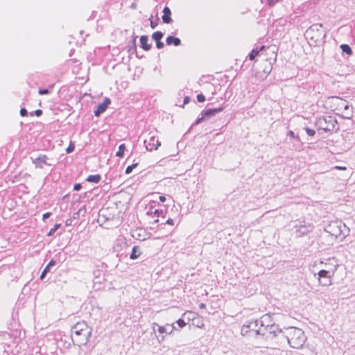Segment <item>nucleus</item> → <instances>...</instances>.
<instances>
[{
	"label": "nucleus",
	"mask_w": 355,
	"mask_h": 355,
	"mask_svg": "<svg viewBox=\"0 0 355 355\" xmlns=\"http://www.w3.org/2000/svg\"><path fill=\"white\" fill-rule=\"evenodd\" d=\"M91 335L92 328L85 321L78 322L71 327V340L79 347L85 345Z\"/></svg>",
	"instance_id": "1"
},
{
	"label": "nucleus",
	"mask_w": 355,
	"mask_h": 355,
	"mask_svg": "<svg viewBox=\"0 0 355 355\" xmlns=\"http://www.w3.org/2000/svg\"><path fill=\"white\" fill-rule=\"evenodd\" d=\"M284 338L289 345L294 349H300L303 347L306 337L304 332L299 328L290 327L284 331L283 334Z\"/></svg>",
	"instance_id": "2"
},
{
	"label": "nucleus",
	"mask_w": 355,
	"mask_h": 355,
	"mask_svg": "<svg viewBox=\"0 0 355 355\" xmlns=\"http://www.w3.org/2000/svg\"><path fill=\"white\" fill-rule=\"evenodd\" d=\"M322 24H314L306 31V37L315 46L323 44L325 42L327 33L322 30Z\"/></svg>",
	"instance_id": "3"
},
{
	"label": "nucleus",
	"mask_w": 355,
	"mask_h": 355,
	"mask_svg": "<svg viewBox=\"0 0 355 355\" xmlns=\"http://www.w3.org/2000/svg\"><path fill=\"white\" fill-rule=\"evenodd\" d=\"M314 125L318 130H322L326 132H337L339 130V124L336 119L330 115L318 117L314 122Z\"/></svg>",
	"instance_id": "4"
},
{
	"label": "nucleus",
	"mask_w": 355,
	"mask_h": 355,
	"mask_svg": "<svg viewBox=\"0 0 355 355\" xmlns=\"http://www.w3.org/2000/svg\"><path fill=\"white\" fill-rule=\"evenodd\" d=\"M261 327L259 325V320H247L241 328L242 336L248 338L259 339Z\"/></svg>",
	"instance_id": "5"
},
{
	"label": "nucleus",
	"mask_w": 355,
	"mask_h": 355,
	"mask_svg": "<svg viewBox=\"0 0 355 355\" xmlns=\"http://www.w3.org/2000/svg\"><path fill=\"white\" fill-rule=\"evenodd\" d=\"M284 332V331L280 329L278 324L268 327H261L259 339L264 340H272L278 336H282L283 338Z\"/></svg>",
	"instance_id": "6"
},
{
	"label": "nucleus",
	"mask_w": 355,
	"mask_h": 355,
	"mask_svg": "<svg viewBox=\"0 0 355 355\" xmlns=\"http://www.w3.org/2000/svg\"><path fill=\"white\" fill-rule=\"evenodd\" d=\"M329 230L327 231L336 237L343 236V238H345L349 232V229L341 221L329 225Z\"/></svg>",
	"instance_id": "7"
},
{
	"label": "nucleus",
	"mask_w": 355,
	"mask_h": 355,
	"mask_svg": "<svg viewBox=\"0 0 355 355\" xmlns=\"http://www.w3.org/2000/svg\"><path fill=\"white\" fill-rule=\"evenodd\" d=\"M336 270V268H335L332 271L327 270H320L318 273V279L320 284L322 286H330L332 284L331 278L334 275V272Z\"/></svg>",
	"instance_id": "8"
},
{
	"label": "nucleus",
	"mask_w": 355,
	"mask_h": 355,
	"mask_svg": "<svg viewBox=\"0 0 355 355\" xmlns=\"http://www.w3.org/2000/svg\"><path fill=\"white\" fill-rule=\"evenodd\" d=\"M151 132L149 133V138L144 139V144L146 145V150L152 151L157 150L160 146L161 143L158 139V137L155 135H150Z\"/></svg>",
	"instance_id": "9"
},
{
	"label": "nucleus",
	"mask_w": 355,
	"mask_h": 355,
	"mask_svg": "<svg viewBox=\"0 0 355 355\" xmlns=\"http://www.w3.org/2000/svg\"><path fill=\"white\" fill-rule=\"evenodd\" d=\"M156 205V202L153 201L149 204L150 208L147 211L146 214L150 216L162 217L165 218L166 211L163 209H154Z\"/></svg>",
	"instance_id": "10"
},
{
	"label": "nucleus",
	"mask_w": 355,
	"mask_h": 355,
	"mask_svg": "<svg viewBox=\"0 0 355 355\" xmlns=\"http://www.w3.org/2000/svg\"><path fill=\"white\" fill-rule=\"evenodd\" d=\"M111 103V100L108 97H105L103 100V102L99 103L96 109L94 110V116H99L101 114L105 112L109 105Z\"/></svg>",
	"instance_id": "11"
},
{
	"label": "nucleus",
	"mask_w": 355,
	"mask_h": 355,
	"mask_svg": "<svg viewBox=\"0 0 355 355\" xmlns=\"http://www.w3.org/2000/svg\"><path fill=\"white\" fill-rule=\"evenodd\" d=\"M107 209H101L98 212V222L100 223H105L107 221L112 220L114 218V215L107 213Z\"/></svg>",
	"instance_id": "12"
},
{
	"label": "nucleus",
	"mask_w": 355,
	"mask_h": 355,
	"mask_svg": "<svg viewBox=\"0 0 355 355\" xmlns=\"http://www.w3.org/2000/svg\"><path fill=\"white\" fill-rule=\"evenodd\" d=\"M31 159L36 168H43L44 165H48V157L46 155H40L35 158L31 157Z\"/></svg>",
	"instance_id": "13"
},
{
	"label": "nucleus",
	"mask_w": 355,
	"mask_h": 355,
	"mask_svg": "<svg viewBox=\"0 0 355 355\" xmlns=\"http://www.w3.org/2000/svg\"><path fill=\"white\" fill-rule=\"evenodd\" d=\"M259 322L261 327H268L276 324L274 319L269 314H265L261 316Z\"/></svg>",
	"instance_id": "14"
},
{
	"label": "nucleus",
	"mask_w": 355,
	"mask_h": 355,
	"mask_svg": "<svg viewBox=\"0 0 355 355\" xmlns=\"http://www.w3.org/2000/svg\"><path fill=\"white\" fill-rule=\"evenodd\" d=\"M225 109V107L220 106L216 108H208L206 110H202L203 111V116H207V118H210L214 115H216L218 113L221 112Z\"/></svg>",
	"instance_id": "15"
},
{
	"label": "nucleus",
	"mask_w": 355,
	"mask_h": 355,
	"mask_svg": "<svg viewBox=\"0 0 355 355\" xmlns=\"http://www.w3.org/2000/svg\"><path fill=\"white\" fill-rule=\"evenodd\" d=\"M176 329V327L174 326V324H167L165 326H158L157 331L159 334H171L173 330Z\"/></svg>",
	"instance_id": "16"
},
{
	"label": "nucleus",
	"mask_w": 355,
	"mask_h": 355,
	"mask_svg": "<svg viewBox=\"0 0 355 355\" xmlns=\"http://www.w3.org/2000/svg\"><path fill=\"white\" fill-rule=\"evenodd\" d=\"M163 15L162 17L163 23L164 24H170L172 22L171 18V10L169 7L165 6L163 9Z\"/></svg>",
	"instance_id": "17"
},
{
	"label": "nucleus",
	"mask_w": 355,
	"mask_h": 355,
	"mask_svg": "<svg viewBox=\"0 0 355 355\" xmlns=\"http://www.w3.org/2000/svg\"><path fill=\"white\" fill-rule=\"evenodd\" d=\"M312 231V227L309 225H300L297 228L296 234L297 236H302Z\"/></svg>",
	"instance_id": "18"
},
{
	"label": "nucleus",
	"mask_w": 355,
	"mask_h": 355,
	"mask_svg": "<svg viewBox=\"0 0 355 355\" xmlns=\"http://www.w3.org/2000/svg\"><path fill=\"white\" fill-rule=\"evenodd\" d=\"M148 37L146 35H141L140 37V47L143 49L144 51L150 50L152 45L148 44Z\"/></svg>",
	"instance_id": "19"
},
{
	"label": "nucleus",
	"mask_w": 355,
	"mask_h": 355,
	"mask_svg": "<svg viewBox=\"0 0 355 355\" xmlns=\"http://www.w3.org/2000/svg\"><path fill=\"white\" fill-rule=\"evenodd\" d=\"M147 234L145 231L140 230H137L132 232V236L139 241H145L146 239Z\"/></svg>",
	"instance_id": "20"
},
{
	"label": "nucleus",
	"mask_w": 355,
	"mask_h": 355,
	"mask_svg": "<svg viewBox=\"0 0 355 355\" xmlns=\"http://www.w3.org/2000/svg\"><path fill=\"white\" fill-rule=\"evenodd\" d=\"M166 43L168 46L173 45L175 46H178L181 44V40L179 37L168 35L166 39Z\"/></svg>",
	"instance_id": "21"
},
{
	"label": "nucleus",
	"mask_w": 355,
	"mask_h": 355,
	"mask_svg": "<svg viewBox=\"0 0 355 355\" xmlns=\"http://www.w3.org/2000/svg\"><path fill=\"white\" fill-rule=\"evenodd\" d=\"M56 264V261L54 259L50 260L49 263L46 266V267L44 268L43 271L42 272L40 279H44L46 275L50 271L51 267L55 266Z\"/></svg>",
	"instance_id": "22"
},
{
	"label": "nucleus",
	"mask_w": 355,
	"mask_h": 355,
	"mask_svg": "<svg viewBox=\"0 0 355 355\" xmlns=\"http://www.w3.org/2000/svg\"><path fill=\"white\" fill-rule=\"evenodd\" d=\"M141 254V251L138 245H135L132 248L131 253L130 254V259L132 260H135Z\"/></svg>",
	"instance_id": "23"
},
{
	"label": "nucleus",
	"mask_w": 355,
	"mask_h": 355,
	"mask_svg": "<svg viewBox=\"0 0 355 355\" xmlns=\"http://www.w3.org/2000/svg\"><path fill=\"white\" fill-rule=\"evenodd\" d=\"M137 36L133 35L132 40L129 43L128 48V52L130 53H135L137 52Z\"/></svg>",
	"instance_id": "24"
},
{
	"label": "nucleus",
	"mask_w": 355,
	"mask_h": 355,
	"mask_svg": "<svg viewBox=\"0 0 355 355\" xmlns=\"http://www.w3.org/2000/svg\"><path fill=\"white\" fill-rule=\"evenodd\" d=\"M266 48L264 45L261 46L259 48L253 49L248 54V58L250 60H254L258 55L259 53Z\"/></svg>",
	"instance_id": "25"
},
{
	"label": "nucleus",
	"mask_w": 355,
	"mask_h": 355,
	"mask_svg": "<svg viewBox=\"0 0 355 355\" xmlns=\"http://www.w3.org/2000/svg\"><path fill=\"white\" fill-rule=\"evenodd\" d=\"M101 180V175L100 174L89 175L87 178L86 181L92 183H98Z\"/></svg>",
	"instance_id": "26"
},
{
	"label": "nucleus",
	"mask_w": 355,
	"mask_h": 355,
	"mask_svg": "<svg viewBox=\"0 0 355 355\" xmlns=\"http://www.w3.org/2000/svg\"><path fill=\"white\" fill-rule=\"evenodd\" d=\"M340 49L343 53H345L347 55H352L353 53L352 49L350 46L347 44H343L340 46Z\"/></svg>",
	"instance_id": "27"
},
{
	"label": "nucleus",
	"mask_w": 355,
	"mask_h": 355,
	"mask_svg": "<svg viewBox=\"0 0 355 355\" xmlns=\"http://www.w3.org/2000/svg\"><path fill=\"white\" fill-rule=\"evenodd\" d=\"M126 149V146L125 144H121L119 146V149L116 153V156L119 157H123L124 156V152Z\"/></svg>",
	"instance_id": "28"
},
{
	"label": "nucleus",
	"mask_w": 355,
	"mask_h": 355,
	"mask_svg": "<svg viewBox=\"0 0 355 355\" xmlns=\"http://www.w3.org/2000/svg\"><path fill=\"white\" fill-rule=\"evenodd\" d=\"M163 36H164V33L162 31H157L153 33L152 39L153 40H155V42L160 41V40H162Z\"/></svg>",
	"instance_id": "29"
},
{
	"label": "nucleus",
	"mask_w": 355,
	"mask_h": 355,
	"mask_svg": "<svg viewBox=\"0 0 355 355\" xmlns=\"http://www.w3.org/2000/svg\"><path fill=\"white\" fill-rule=\"evenodd\" d=\"M272 67L271 62L268 63L267 65L263 69V72L264 73L265 78L267 77L270 74V73L272 71Z\"/></svg>",
	"instance_id": "30"
},
{
	"label": "nucleus",
	"mask_w": 355,
	"mask_h": 355,
	"mask_svg": "<svg viewBox=\"0 0 355 355\" xmlns=\"http://www.w3.org/2000/svg\"><path fill=\"white\" fill-rule=\"evenodd\" d=\"M60 223L55 224L54 227L49 231L46 235L48 236H52L55 234V232L60 227Z\"/></svg>",
	"instance_id": "31"
},
{
	"label": "nucleus",
	"mask_w": 355,
	"mask_h": 355,
	"mask_svg": "<svg viewBox=\"0 0 355 355\" xmlns=\"http://www.w3.org/2000/svg\"><path fill=\"white\" fill-rule=\"evenodd\" d=\"M53 87H50L49 88H40L39 89L38 93L40 95H46L49 94L52 91Z\"/></svg>",
	"instance_id": "32"
},
{
	"label": "nucleus",
	"mask_w": 355,
	"mask_h": 355,
	"mask_svg": "<svg viewBox=\"0 0 355 355\" xmlns=\"http://www.w3.org/2000/svg\"><path fill=\"white\" fill-rule=\"evenodd\" d=\"M139 163L138 162H135L133 164H132L131 165H129L126 167L125 168V174H130L132 173V170L134 168H135L137 166H138Z\"/></svg>",
	"instance_id": "33"
},
{
	"label": "nucleus",
	"mask_w": 355,
	"mask_h": 355,
	"mask_svg": "<svg viewBox=\"0 0 355 355\" xmlns=\"http://www.w3.org/2000/svg\"><path fill=\"white\" fill-rule=\"evenodd\" d=\"M153 15H151L150 17L149 18L150 26L152 29H155L157 27V26L158 25V21L159 20V18L157 16L156 21H153Z\"/></svg>",
	"instance_id": "34"
},
{
	"label": "nucleus",
	"mask_w": 355,
	"mask_h": 355,
	"mask_svg": "<svg viewBox=\"0 0 355 355\" xmlns=\"http://www.w3.org/2000/svg\"><path fill=\"white\" fill-rule=\"evenodd\" d=\"M287 136H289L291 137V138H293L295 139L298 142H300L302 143L301 140H300V138L298 135H295L294 132L292 131V130H289L288 132H287Z\"/></svg>",
	"instance_id": "35"
},
{
	"label": "nucleus",
	"mask_w": 355,
	"mask_h": 355,
	"mask_svg": "<svg viewBox=\"0 0 355 355\" xmlns=\"http://www.w3.org/2000/svg\"><path fill=\"white\" fill-rule=\"evenodd\" d=\"M207 118V116H203V111L201 112V116L200 117H198L196 119V120L195 121V122L192 124V126L193 125H198L200 124V123H202L203 121V120Z\"/></svg>",
	"instance_id": "36"
},
{
	"label": "nucleus",
	"mask_w": 355,
	"mask_h": 355,
	"mask_svg": "<svg viewBox=\"0 0 355 355\" xmlns=\"http://www.w3.org/2000/svg\"><path fill=\"white\" fill-rule=\"evenodd\" d=\"M166 224H168V225H174V220L172 219V218H168L166 220L165 223H161L158 225V227L159 229H162L164 227V226L166 225Z\"/></svg>",
	"instance_id": "37"
},
{
	"label": "nucleus",
	"mask_w": 355,
	"mask_h": 355,
	"mask_svg": "<svg viewBox=\"0 0 355 355\" xmlns=\"http://www.w3.org/2000/svg\"><path fill=\"white\" fill-rule=\"evenodd\" d=\"M304 130H305L306 133L310 137H313L315 135V130L311 129L309 127H304Z\"/></svg>",
	"instance_id": "38"
},
{
	"label": "nucleus",
	"mask_w": 355,
	"mask_h": 355,
	"mask_svg": "<svg viewBox=\"0 0 355 355\" xmlns=\"http://www.w3.org/2000/svg\"><path fill=\"white\" fill-rule=\"evenodd\" d=\"M178 325L180 328H183L186 326L187 323L185 322L184 320L182 318H179L175 323Z\"/></svg>",
	"instance_id": "39"
},
{
	"label": "nucleus",
	"mask_w": 355,
	"mask_h": 355,
	"mask_svg": "<svg viewBox=\"0 0 355 355\" xmlns=\"http://www.w3.org/2000/svg\"><path fill=\"white\" fill-rule=\"evenodd\" d=\"M42 113H43V112L42 110L37 109V110H35L34 112H30L29 115L31 116H36L39 117V116H42Z\"/></svg>",
	"instance_id": "40"
},
{
	"label": "nucleus",
	"mask_w": 355,
	"mask_h": 355,
	"mask_svg": "<svg viewBox=\"0 0 355 355\" xmlns=\"http://www.w3.org/2000/svg\"><path fill=\"white\" fill-rule=\"evenodd\" d=\"M75 149V145L73 142H70L69 145L68 146V147L66 149V153H72Z\"/></svg>",
	"instance_id": "41"
},
{
	"label": "nucleus",
	"mask_w": 355,
	"mask_h": 355,
	"mask_svg": "<svg viewBox=\"0 0 355 355\" xmlns=\"http://www.w3.org/2000/svg\"><path fill=\"white\" fill-rule=\"evenodd\" d=\"M187 315H188V317H187V320L189 321L191 320H193L194 319V315H195V313H193V312H186L183 314V316L185 317Z\"/></svg>",
	"instance_id": "42"
},
{
	"label": "nucleus",
	"mask_w": 355,
	"mask_h": 355,
	"mask_svg": "<svg viewBox=\"0 0 355 355\" xmlns=\"http://www.w3.org/2000/svg\"><path fill=\"white\" fill-rule=\"evenodd\" d=\"M197 101L200 103H202L205 101V96L202 94H198L196 96Z\"/></svg>",
	"instance_id": "43"
},
{
	"label": "nucleus",
	"mask_w": 355,
	"mask_h": 355,
	"mask_svg": "<svg viewBox=\"0 0 355 355\" xmlns=\"http://www.w3.org/2000/svg\"><path fill=\"white\" fill-rule=\"evenodd\" d=\"M102 275V271L100 270H96L94 271V279H98Z\"/></svg>",
	"instance_id": "44"
},
{
	"label": "nucleus",
	"mask_w": 355,
	"mask_h": 355,
	"mask_svg": "<svg viewBox=\"0 0 355 355\" xmlns=\"http://www.w3.org/2000/svg\"><path fill=\"white\" fill-rule=\"evenodd\" d=\"M19 113L21 116H26L28 114L27 110L25 107H21L20 109Z\"/></svg>",
	"instance_id": "45"
},
{
	"label": "nucleus",
	"mask_w": 355,
	"mask_h": 355,
	"mask_svg": "<svg viewBox=\"0 0 355 355\" xmlns=\"http://www.w3.org/2000/svg\"><path fill=\"white\" fill-rule=\"evenodd\" d=\"M155 42H156V47L158 49H162L164 46V42H162V40L157 41Z\"/></svg>",
	"instance_id": "46"
},
{
	"label": "nucleus",
	"mask_w": 355,
	"mask_h": 355,
	"mask_svg": "<svg viewBox=\"0 0 355 355\" xmlns=\"http://www.w3.org/2000/svg\"><path fill=\"white\" fill-rule=\"evenodd\" d=\"M279 0H267V3L269 6L272 7L275 6Z\"/></svg>",
	"instance_id": "47"
},
{
	"label": "nucleus",
	"mask_w": 355,
	"mask_h": 355,
	"mask_svg": "<svg viewBox=\"0 0 355 355\" xmlns=\"http://www.w3.org/2000/svg\"><path fill=\"white\" fill-rule=\"evenodd\" d=\"M82 189V184L80 183H76L73 185V190L74 191H80Z\"/></svg>",
	"instance_id": "48"
},
{
	"label": "nucleus",
	"mask_w": 355,
	"mask_h": 355,
	"mask_svg": "<svg viewBox=\"0 0 355 355\" xmlns=\"http://www.w3.org/2000/svg\"><path fill=\"white\" fill-rule=\"evenodd\" d=\"M85 209V207H83V208H80L77 212H75L73 214V218H78L79 217V215H80V212L82 211V209Z\"/></svg>",
	"instance_id": "49"
},
{
	"label": "nucleus",
	"mask_w": 355,
	"mask_h": 355,
	"mask_svg": "<svg viewBox=\"0 0 355 355\" xmlns=\"http://www.w3.org/2000/svg\"><path fill=\"white\" fill-rule=\"evenodd\" d=\"M51 214H52L51 212L44 213L42 216V219L45 220L46 219L49 218L51 216Z\"/></svg>",
	"instance_id": "50"
},
{
	"label": "nucleus",
	"mask_w": 355,
	"mask_h": 355,
	"mask_svg": "<svg viewBox=\"0 0 355 355\" xmlns=\"http://www.w3.org/2000/svg\"><path fill=\"white\" fill-rule=\"evenodd\" d=\"M72 221H73V219H72V218H69V219H67V220L65 221V225H66V226H70V225H71V224H72Z\"/></svg>",
	"instance_id": "51"
},
{
	"label": "nucleus",
	"mask_w": 355,
	"mask_h": 355,
	"mask_svg": "<svg viewBox=\"0 0 355 355\" xmlns=\"http://www.w3.org/2000/svg\"><path fill=\"white\" fill-rule=\"evenodd\" d=\"M104 280H105V278H104L103 276V277L101 276V277L98 278V279H94V281L95 283H101L102 281H104Z\"/></svg>",
	"instance_id": "52"
},
{
	"label": "nucleus",
	"mask_w": 355,
	"mask_h": 355,
	"mask_svg": "<svg viewBox=\"0 0 355 355\" xmlns=\"http://www.w3.org/2000/svg\"><path fill=\"white\" fill-rule=\"evenodd\" d=\"M159 201L162 202H164L166 200V197L164 196H160L159 197Z\"/></svg>",
	"instance_id": "53"
},
{
	"label": "nucleus",
	"mask_w": 355,
	"mask_h": 355,
	"mask_svg": "<svg viewBox=\"0 0 355 355\" xmlns=\"http://www.w3.org/2000/svg\"><path fill=\"white\" fill-rule=\"evenodd\" d=\"M189 101H190V97L189 96L184 97V104L188 103Z\"/></svg>",
	"instance_id": "54"
},
{
	"label": "nucleus",
	"mask_w": 355,
	"mask_h": 355,
	"mask_svg": "<svg viewBox=\"0 0 355 355\" xmlns=\"http://www.w3.org/2000/svg\"><path fill=\"white\" fill-rule=\"evenodd\" d=\"M152 325H153V331H154V332H155V331H156L155 327H158V326H159V325H158V324H157L156 322H153V323L152 324Z\"/></svg>",
	"instance_id": "55"
},
{
	"label": "nucleus",
	"mask_w": 355,
	"mask_h": 355,
	"mask_svg": "<svg viewBox=\"0 0 355 355\" xmlns=\"http://www.w3.org/2000/svg\"><path fill=\"white\" fill-rule=\"evenodd\" d=\"M205 307H206V304H204V303H200L199 304V308L201 309H205Z\"/></svg>",
	"instance_id": "56"
},
{
	"label": "nucleus",
	"mask_w": 355,
	"mask_h": 355,
	"mask_svg": "<svg viewBox=\"0 0 355 355\" xmlns=\"http://www.w3.org/2000/svg\"><path fill=\"white\" fill-rule=\"evenodd\" d=\"M336 168H338L340 170H344L346 168L345 166H336Z\"/></svg>",
	"instance_id": "57"
},
{
	"label": "nucleus",
	"mask_w": 355,
	"mask_h": 355,
	"mask_svg": "<svg viewBox=\"0 0 355 355\" xmlns=\"http://www.w3.org/2000/svg\"><path fill=\"white\" fill-rule=\"evenodd\" d=\"M158 222H159V219L157 218V219L154 220L151 223L155 224V223H157Z\"/></svg>",
	"instance_id": "58"
},
{
	"label": "nucleus",
	"mask_w": 355,
	"mask_h": 355,
	"mask_svg": "<svg viewBox=\"0 0 355 355\" xmlns=\"http://www.w3.org/2000/svg\"><path fill=\"white\" fill-rule=\"evenodd\" d=\"M345 110H347L349 108V105L347 104H345L343 105Z\"/></svg>",
	"instance_id": "59"
},
{
	"label": "nucleus",
	"mask_w": 355,
	"mask_h": 355,
	"mask_svg": "<svg viewBox=\"0 0 355 355\" xmlns=\"http://www.w3.org/2000/svg\"><path fill=\"white\" fill-rule=\"evenodd\" d=\"M137 57L139 58H141L143 56H139V55H137Z\"/></svg>",
	"instance_id": "60"
}]
</instances>
